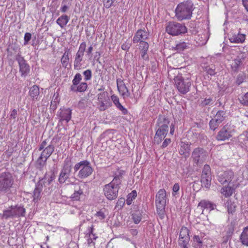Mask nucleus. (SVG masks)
I'll use <instances>...</instances> for the list:
<instances>
[{
    "instance_id": "nucleus-58",
    "label": "nucleus",
    "mask_w": 248,
    "mask_h": 248,
    "mask_svg": "<svg viewBox=\"0 0 248 248\" xmlns=\"http://www.w3.org/2000/svg\"><path fill=\"white\" fill-rule=\"evenodd\" d=\"M213 103V99L211 97L205 98L202 102V104L203 106L211 105Z\"/></svg>"
},
{
    "instance_id": "nucleus-6",
    "label": "nucleus",
    "mask_w": 248,
    "mask_h": 248,
    "mask_svg": "<svg viewBox=\"0 0 248 248\" xmlns=\"http://www.w3.org/2000/svg\"><path fill=\"white\" fill-rule=\"evenodd\" d=\"M166 31L169 34L176 36L186 33L187 28L183 24L170 21L167 24L166 27Z\"/></svg>"
},
{
    "instance_id": "nucleus-46",
    "label": "nucleus",
    "mask_w": 248,
    "mask_h": 248,
    "mask_svg": "<svg viewBox=\"0 0 248 248\" xmlns=\"http://www.w3.org/2000/svg\"><path fill=\"white\" fill-rule=\"evenodd\" d=\"M149 45L148 43L145 41L140 42L139 43V49L140 51H148Z\"/></svg>"
},
{
    "instance_id": "nucleus-55",
    "label": "nucleus",
    "mask_w": 248,
    "mask_h": 248,
    "mask_svg": "<svg viewBox=\"0 0 248 248\" xmlns=\"http://www.w3.org/2000/svg\"><path fill=\"white\" fill-rule=\"evenodd\" d=\"M180 189V186L178 183H175L172 187V195L175 196Z\"/></svg>"
},
{
    "instance_id": "nucleus-54",
    "label": "nucleus",
    "mask_w": 248,
    "mask_h": 248,
    "mask_svg": "<svg viewBox=\"0 0 248 248\" xmlns=\"http://www.w3.org/2000/svg\"><path fill=\"white\" fill-rule=\"evenodd\" d=\"M86 47V44L85 42H82L80 44L78 50V53L83 54L84 53V51L85 50Z\"/></svg>"
},
{
    "instance_id": "nucleus-37",
    "label": "nucleus",
    "mask_w": 248,
    "mask_h": 248,
    "mask_svg": "<svg viewBox=\"0 0 248 248\" xmlns=\"http://www.w3.org/2000/svg\"><path fill=\"white\" fill-rule=\"evenodd\" d=\"M86 236L87 237V242L88 247H91L92 248H95V242L94 241L98 237L96 236L95 234L92 235H87Z\"/></svg>"
},
{
    "instance_id": "nucleus-31",
    "label": "nucleus",
    "mask_w": 248,
    "mask_h": 248,
    "mask_svg": "<svg viewBox=\"0 0 248 248\" xmlns=\"http://www.w3.org/2000/svg\"><path fill=\"white\" fill-rule=\"evenodd\" d=\"M83 54L77 52L74 63V67L75 69L79 70L81 68L82 65L81 62L83 60Z\"/></svg>"
},
{
    "instance_id": "nucleus-28",
    "label": "nucleus",
    "mask_w": 248,
    "mask_h": 248,
    "mask_svg": "<svg viewBox=\"0 0 248 248\" xmlns=\"http://www.w3.org/2000/svg\"><path fill=\"white\" fill-rule=\"evenodd\" d=\"M204 233H201L200 235H194L193 237V245L195 248H202L203 245L202 239L204 237Z\"/></svg>"
},
{
    "instance_id": "nucleus-62",
    "label": "nucleus",
    "mask_w": 248,
    "mask_h": 248,
    "mask_svg": "<svg viewBox=\"0 0 248 248\" xmlns=\"http://www.w3.org/2000/svg\"><path fill=\"white\" fill-rule=\"evenodd\" d=\"M147 51H145V50L140 51L141 57L143 60H148L149 57H148V55L147 53Z\"/></svg>"
},
{
    "instance_id": "nucleus-27",
    "label": "nucleus",
    "mask_w": 248,
    "mask_h": 248,
    "mask_svg": "<svg viewBox=\"0 0 248 248\" xmlns=\"http://www.w3.org/2000/svg\"><path fill=\"white\" fill-rule=\"evenodd\" d=\"M241 29H239V31L237 34L233 35L229 39L230 41L232 43H243L246 40V35L242 34L240 32Z\"/></svg>"
},
{
    "instance_id": "nucleus-12",
    "label": "nucleus",
    "mask_w": 248,
    "mask_h": 248,
    "mask_svg": "<svg viewBox=\"0 0 248 248\" xmlns=\"http://www.w3.org/2000/svg\"><path fill=\"white\" fill-rule=\"evenodd\" d=\"M25 209L21 206H11L3 212V217H20L25 216Z\"/></svg>"
},
{
    "instance_id": "nucleus-23",
    "label": "nucleus",
    "mask_w": 248,
    "mask_h": 248,
    "mask_svg": "<svg viewBox=\"0 0 248 248\" xmlns=\"http://www.w3.org/2000/svg\"><path fill=\"white\" fill-rule=\"evenodd\" d=\"M125 220L123 218H108L107 221L108 225L111 228H118L125 225Z\"/></svg>"
},
{
    "instance_id": "nucleus-8",
    "label": "nucleus",
    "mask_w": 248,
    "mask_h": 248,
    "mask_svg": "<svg viewBox=\"0 0 248 248\" xmlns=\"http://www.w3.org/2000/svg\"><path fill=\"white\" fill-rule=\"evenodd\" d=\"M14 178L9 172H4L0 175V192L6 193L10 190L14 184Z\"/></svg>"
},
{
    "instance_id": "nucleus-24",
    "label": "nucleus",
    "mask_w": 248,
    "mask_h": 248,
    "mask_svg": "<svg viewBox=\"0 0 248 248\" xmlns=\"http://www.w3.org/2000/svg\"><path fill=\"white\" fill-rule=\"evenodd\" d=\"M169 120L165 116H160L157 121L156 125L158 128L166 129L169 131Z\"/></svg>"
},
{
    "instance_id": "nucleus-60",
    "label": "nucleus",
    "mask_w": 248,
    "mask_h": 248,
    "mask_svg": "<svg viewBox=\"0 0 248 248\" xmlns=\"http://www.w3.org/2000/svg\"><path fill=\"white\" fill-rule=\"evenodd\" d=\"M111 99L116 107L118 106L119 104H121L119 102V99L117 96L112 95L111 96Z\"/></svg>"
},
{
    "instance_id": "nucleus-39",
    "label": "nucleus",
    "mask_w": 248,
    "mask_h": 248,
    "mask_svg": "<svg viewBox=\"0 0 248 248\" xmlns=\"http://www.w3.org/2000/svg\"><path fill=\"white\" fill-rule=\"evenodd\" d=\"M189 47V44L185 42H182L177 44L174 47L178 52H181Z\"/></svg>"
},
{
    "instance_id": "nucleus-9",
    "label": "nucleus",
    "mask_w": 248,
    "mask_h": 248,
    "mask_svg": "<svg viewBox=\"0 0 248 248\" xmlns=\"http://www.w3.org/2000/svg\"><path fill=\"white\" fill-rule=\"evenodd\" d=\"M82 76L80 73H77L72 81V84L70 87V91L74 93L84 92L87 89L88 85L86 82H80Z\"/></svg>"
},
{
    "instance_id": "nucleus-35",
    "label": "nucleus",
    "mask_w": 248,
    "mask_h": 248,
    "mask_svg": "<svg viewBox=\"0 0 248 248\" xmlns=\"http://www.w3.org/2000/svg\"><path fill=\"white\" fill-rule=\"evenodd\" d=\"M211 175H202L201 183L202 186H203L206 188H209L211 186Z\"/></svg>"
},
{
    "instance_id": "nucleus-49",
    "label": "nucleus",
    "mask_w": 248,
    "mask_h": 248,
    "mask_svg": "<svg viewBox=\"0 0 248 248\" xmlns=\"http://www.w3.org/2000/svg\"><path fill=\"white\" fill-rule=\"evenodd\" d=\"M84 76V80L86 81L89 80L92 78V71L90 69L84 71L83 73Z\"/></svg>"
},
{
    "instance_id": "nucleus-45",
    "label": "nucleus",
    "mask_w": 248,
    "mask_h": 248,
    "mask_svg": "<svg viewBox=\"0 0 248 248\" xmlns=\"http://www.w3.org/2000/svg\"><path fill=\"white\" fill-rule=\"evenodd\" d=\"M239 100L241 104L248 106V93L240 97Z\"/></svg>"
},
{
    "instance_id": "nucleus-40",
    "label": "nucleus",
    "mask_w": 248,
    "mask_h": 248,
    "mask_svg": "<svg viewBox=\"0 0 248 248\" xmlns=\"http://www.w3.org/2000/svg\"><path fill=\"white\" fill-rule=\"evenodd\" d=\"M190 151V145L185 143H182L180 149V153L181 155H186Z\"/></svg>"
},
{
    "instance_id": "nucleus-64",
    "label": "nucleus",
    "mask_w": 248,
    "mask_h": 248,
    "mask_svg": "<svg viewBox=\"0 0 248 248\" xmlns=\"http://www.w3.org/2000/svg\"><path fill=\"white\" fill-rule=\"evenodd\" d=\"M232 235V234L226 233V235L223 237L222 243H227L228 240L231 238Z\"/></svg>"
},
{
    "instance_id": "nucleus-29",
    "label": "nucleus",
    "mask_w": 248,
    "mask_h": 248,
    "mask_svg": "<svg viewBox=\"0 0 248 248\" xmlns=\"http://www.w3.org/2000/svg\"><path fill=\"white\" fill-rule=\"evenodd\" d=\"M29 95L33 100H38V96L40 94L39 87L33 85L30 88Z\"/></svg>"
},
{
    "instance_id": "nucleus-52",
    "label": "nucleus",
    "mask_w": 248,
    "mask_h": 248,
    "mask_svg": "<svg viewBox=\"0 0 248 248\" xmlns=\"http://www.w3.org/2000/svg\"><path fill=\"white\" fill-rule=\"evenodd\" d=\"M115 0H103L104 6L106 8H110L112 5Z\"/></svg>"
},
{
    "instance_id": "nucleus-13",
    "label": "nucleus",
    "mask_w": 248,
    "mask_h": 248,
    "mask_svg": "<svg viewBox=\"0 0 248 248\" xmlns=\"http://www.w3.org/2000/svg\"><path fill=\"white\" fill-rule=\"evenodd\" d=\"M207 156V152L201 148H195L191 155L193 161L197 165L202 164L205 160Z\"/></svg>"
},
{
    "instance_id": "nucleus-3",
    "label": "nucleus",
    "mask_w": 248,
    "mask_h": 248,
    "mask_svg": "<svg viewBox=\"0 0 248 248\" xmlns=\"http://www.w3.org/2000/svg\"><path fill=\"white\" fill-rule=\"evenodd\" d=\"M55 178L53 173H46L44 178L39 180L36 185V187L33 192V201L37 202L41 198V192L43 187L49 186Z\"/></svg>"
},
{
    "instance_id": "nucleus-53",
    "label": "nucleus",
    "mask_w": 248,
    "mask_h": 248,
    "mask_svg": "<svg viewBox=\"0 0 248 248\" xmlns=\"http://www.w3.org/2000/svg\"><path fill=\"white\" fill-rule=\"evenodd\" d=\"M189 242V240H188L187 239H186V240H180L178 241V244L182 248H187V246Z\"/></svg>"
},
{
    "instance_id": "nucleus-43",
    "label": "nucleus",
    "mask_w": 248,
    "mask_h": 248,
    "mask_svg": "<svg viewBox=\"0 0 248 248\" xmlns=\"http://www.w3.org/2000/svg\"><path fill=\"white\" fill-rule=\"evenodd\" d=\"M220 124L215 118L212 119L209 122L210 128L213 130H215Z\"/></svg>"
},
{
    "instance_id": "nucleus-15",
    "label": "nucleus",
    "mask_w": 248,
    "mask_h": 248,
    "mask_svg": "<svg viewBox=\"0 0 248 248\" xmlns=\"http://www.w3.org/2000/svg\"><path fill=\"white\" fill-rule=\"evenodd\" d=\"M103 191L105 196L109 200L115 199L118 195L119 189L110 184L104 186Z\"/></svg>"
},
{
    "instance_id": "nucleus-26",
    "label": "nucleus",
    "mask_w": 248,
    "mask_h": 248,
    "mask_svg": "<svg viewBox=\"0 0 248 248\" xmlns=\"http://www.w3.org/2000/svg\"><path fill=\"white\" fill-rule=\"evenodd\" d=\"M238 183L232 184V186H227L223 187L221 189V193L225 197H229L233 193L234 189L238 187Z\"/></svg>"
},
{
    "instance_id": "nucleus-47",
    "label": "nucleus",
    "mask_w": 248,
    "mask_h": 248,
    "mask_svg": "<svg viewBox=\"0 0 248 248\" xmlns=\"http://www.w3.org/2000/svg\"><path fill=\"white\" fill-rule=\"evenodd\" d=\"M211 175V169L208 165H205L203 168L202 175Z\"/></svg>"
},
{
    "instance_id": "nucleus-21",
    "label": "nucleus",
    "mask_w": 248,
    "mask_h": 248,
    "mask_svg": "<svg viewBox=\"0 0 248 248\" xmlns=\"http://www.w3.org/2000/svg\"><path fill=\"white\" fill-rule=\"evenodd\" d=\"M116 83L118 90L123 97L125 98L129 97L130 95V93L123 80L121 78H118L116 80Z\"/></svg>"
},
{
    "instance_id": "nucleus-33",
    "label": "nucleus",
    "mask_w": 248,
    "mask_h": 248,
    "mask_svg": "<svg viewBox=\"0 0 248 248\" xmlns=\"http://www.w3.org/2000/svg\"><path fill=\"white\" fill-rule=\"evenodd\" d=\"M237 221L236 219L232 220L228 225L227 227L226 233L233 234L234 228L237 225Z\"/></svg>"
},
{
    "instance_id": "nucleus-17",
    "label": "nucleus",
    "mask_w": 248,
    "mask_h": 248,
    "mask_svg": "<svg viewBox=\"0 0 248 248\" xmlns=\"http://www.w3.org/2000/svg\"><path fill=\"white\" fill-rule=\"evenodd\" d=\"M16 60L18 62L19 66V72L21 74V76H27L30 71V66L28 63L24 58L19 54L16 55Z\"/></svg>"
},
{
    "instance_id": "nucleus-10",
    "label": "nucleus",
    "mask_w": 248,
    "mask_h": 248,
    "mask_svg": "<svg viewBox=\"0 0 248 248\" xmlns=\"http://www.w3.org/2000/svg\"><path fill=\"white\" fill-rule=\"evenodd\" d=\"M72 162L70 158H66L63 162V166L59 176L58 181L63 184L69 177L71 172Z\"/></svg>"
},
{
    "instance_id": "nucleus-48",
    "label": "nucleus",
    "mask_w": 248,
    "mask_h": 248,
    "mask_svg": "<svg viewBox=\"0 0 248 248\" xmlns=\"http://www.w3.org/2000/svg\"><path fill=\"white\" fill-rule=\"evenodd\" d=\"M204 69L206 73L210 76H214L216 73L215 72V69L213 67H211L210 66H206Z\"/></svg>"
},
{
    "instance_id": "nucleus-63",
    "label": "nucleus",
    "mask_w": 248,
    "mask_h": 248,
    "mask_svg": "<svg viewBox=\"0 0 248 248\" xmlns=\"http://www.w3.org/2000/svg\"><path fill=\"white\" fill-rule=\"evenodd\" d=\"M117 107L119 110H120L122 112L123 114H126L127 113V110L121 104H119V105L117 106Z\"/></svg>"
},
{
    "instance_id": "nucleus-1",
    "label": "nucleus",
    "mask_w": 248,
    "mask_h": 248,
    "mask_svg": "<svg viewBox=\"0 0 248 248\" xmlns=\"http://www.w3.org/2000/svg\"><path fill=\"white\" fill-rule=\"evenodd\" d=\"M48 140L46 139L39 146V151H42L35 162V166L40 170H42L46 166L47 160L54 151V145L52 142L48 144Z\"/></svg>"
},
{
    "instance_id": "nucleus-36",
    "label": "nucleus",
    "mask_w": 248,
    "mask_h": 248,
    "mask_svg": "<svg viewBox=\"0 0 248 248\" xmlns=\"http://www.w3.org/2000/svg\"><path fill=\"white\" fill-rule=\"evenodd\" d=\"M19 48L17 46L15 45H12L9 46L7 48V56L8 57H12L16 53L18 52Z\"/></svg>"
},
{
    "instance_id": "nucleus-22",
    "label": "nucleus",
    "mask_w": 248,
    "mask_h": 248,
    "mask_svg": "<svg viewBox=\"0 0 248 248\" xmlns=\"http://www.w3.org/2000/svg\"><path fill=\"white\" fill-rule=\"evenodd\" d=\"M168 130L157 128L154 137V141L155 143L160 144L163 140L165 139L168 133Z\"/></svg>"
},
{
    "instance_id": "nucleus-51",
    "label": "nucleus",
    "mask_w": 248,
    "mask_h": 248,
    "mask_svg": "<svg viewBox=\"0 0 248 248\" xmlns=\"http://www.w3.org/2000/svg\"><path fill=\"white\" fill-rule=\"evenodd\" d=\"M71 4L62 3V6L60 8V11L62 13H65L67 12L71 6Z\"/></svg>"
},
{
    "instance_id": "nucleus-56",
    "label": "nucleus",
    "mask_w": 248,
    "mask_h": 248,
    "mask_svg": "<svg viewBox=\"0 0 248 248\" xmlns=\"http://www.w3.org/2000/svg\"><path fill=\"white\" fill-rule=\"evenodd\" d=\"M31 34L29 32H26L24 35V45H27L31 39Z\"/></svg>"
},
{
    "instance_id": "nucleus-42",
    "label": "nucleus",
    "mask_w": 248,
    "mask_h": 248,
    "mask_svg": "<svg viewBox=\"0 0 248 248\" xmlns=\"http://www.w3.org/2000/svg\"><path fill=\"white\" fill-rule=\"evenodd\" d=\"M83 194L82 190L79 188L78 190H75L74 193L71 195V198L74 201H78L80 199L81 195Z\"/></svg>"
},
{
    "instance_id": "nucleus-20",
    "label": "nucleus",
    "mask_w": 248,
    "mask_h": 248,
    "mask_svg": "<svg viewBox=\"0 0 248 248\" xmlns=\"http://www.w3.org/2000/svg\"><path fill=\"white\" fill-rule=\"evenodd\" d=\"M247 54L245 52H241L236 58L234 59L231 64L232 70L234 72H237L242 63L243 61L247 56Z\"/></svg>"
},
{
    "instance_id": "nucleus-44",
    "label": "nucleus",
    "mask_w": 248,
    "mask_h": 248,
    "mask_svg": "<svg viewBox=\"0 0 248 248\" xmlns=\"http://www.w3.org/2000/svg\"><path fill=\"white\" fill-rule=\"evenodd\" d=\"M179 237H190L189 230L186 227H182L180 230Z\"/></svg>"
},
{
    "instance_id": "nucleus-18",
    "label": "nucleus",
    "mask_w": 248,
    "mask_h": 248,
    "mask_svg": "<svg viewBox=\"0 0 248 248\" xmlns=\"http://www.w3.org/2000/svg\"><path fill=\"white\" fill-rule=\"evenodd\" d=\"M57 115L59 117L60 122H65L67 123L71 119L72 109L66 108H61L58 111Z\"/></svg>"
},
{
    "instance_id": "nucleus-34",
    "label": "nucleus",
    "mask_w": 248,
    "mask_h": 248,
    "mask_svg": "<svg viewBox=\"0 0 248 248\" xmlns=\"http://www.w3.org/2000/svg\"><path fill=\"white\" fill-rule=\"evenodd\" d=\"M98 108L100 111H104L111 106L108 98L104 100H101L98 102Z\"/></svg>"
},
{
    "instance_id": "nucleus-57",
    "label": "nucleus",
    "mask_w": 248,
    "mask_h": 248,
    "mask_svg": "<svg viewBox=\"0 0 248 248\" xmlns=\"http://www.w3.org/2000/svg\"><path fill=\"white\" fill-rule=\"evenodd\" d=\"M131 46L130 43L125 42L123 43L121 46V48L125 51H128Z\"/></svg>"
},
{
    "instance_id": "nucleus-32",
    "label": "nucleus",
    "mask_w": 248,
    "mask_h": 248,
    "mask_svg": "<svg viewBox=\"0 0 248 248\" xmlns=\"http://www.w3.org/2000/svg\"><path fill=\"white\" fill-rule=\"evenodd\" d=\"M69 18L66 15H63L59 17L56 20V23L61 28H63L68 23Z\"/></svg>"
},
{
    "instance_id": "nucleus-19",
    "label": "nucleus",
    "mask_w": 248,
    "mask_h": 248,
    "mask_svg": "<svg viewBox=\"0 0 248 248\" xmlns=\"http://www.w3.org/2000/svg\"><path fill=\"white\" fill-rule=\"evenodd\" d=\"M149 33L145 30H138L135 33L132 41L134 44L144 42V40L148 39Z\"/></svg>"
},
{
    "instance_id": "nucleus-30",
    "label": "nucleus",
    "mask_w": 248,
    "mask_h": 248,
    "mask_svg": "<svg viewBox=\"0 0 248 248\" xmlns=\"http://www.w3.org/2000/svg\"><path fill=\"white\" fill-rule=\"evenodd\" d=\"M241 243L246 246H248V226L245 227L239 238Z\"/></svg>"
},
{
    "instance_id": "nucleus-25",
    "label": "nucleus",
    "mask_w": 248,
    "mask_h": 248,
    "mask_svg": "<svg viewBox=\"0 0 248 248\" xmlns=\"http://www.w3.org/2000/svg\"><path fill=\"white\" fill-rule=\"evenodd\" d=\"M124 173V171L118 170L117 173H115V176L113 179L109 184L112 185L114 187H117L118 189L120 187L121 185L122 175Z\"/></svg>"
},
{
    "instance_id": "nucleus-38",
    "label": "nucleus",
    "mask_w": 248,
    "mask_h": 248,
    "mask_svg": "<svg viewBox=\"0 0 248 248\" xmlns=\"http://www.w3.org/2000/svg\"><path fill=\"white\" fill-rule=\"evenodd\" d=\"M226 113L223 110H219L217 112L215 118L220 123H221L226 117Z\"/></svg>"
},
{
    "instance_id": "nucleus-41",
    "label": "nucleus",
    "mask_w": 248,
    "mask_h": 248,
    "mask_svg": "<svg viewBox=\"0 0 248 248\" xmlns=\"http://www.w3.org/2000/svg\"><path fill=\"white\" fill-rule=\"evenodd\" d=\"M69 53L68 50H66L64 53L63 55H62V58H61V62L64 67H66L68 65V62H69Z\"/></svg>"
},
{
    "instance_id": "nucleus-50",
    "label": "nucleus",
    "mask_w": 248,
    "mask_h": 248,
    "mask_svg": "<svg viewBox=\"0 0 248 248\" xmlns=\"http://www.w3.org/2000/svg\"><path fill=\"white\" fill-rule=\"evenodd\" d=\"M246 79V76L244 74H239L236 79V83L238 85L241 84Z\"/></svg>"
},
{
    "instance_id": "nucleus-7",
    "label": "nucleus",
    "mask_w": 248,
    "mask_h": 248,
    "mask_svg": "<svg viewBox=\"0 0 248 248\" xmlns=\"http://www.w3.org/2000/svg\"><path fill=\"white\" fill-rule=\"evenodd\" d=\"M174 80L176 87L180 93L185 94L189 91L191 85L189 79L184 78L179 75L175 77Z\"/></svg>"
},
{
    "instance_id": "nucleus-59",
    "label": "nucleus",
    "mask_w": 248,
    "mask_h": 248,
    "mask_svg": "<svg viewBox=\"0 0 248 248\" xmlns=\"http://www.w3.org/2000/svg\"><path fill=\"white\" fill-rule=\"evenodd\" d=\"M171 142V140L170 138H167L164 140L161 146L162 148H165L167 147Z\"/></svg>"
},
{
    "instance_id": "nucleus-4",
    "label": "nucleus",
    "mask_w": 248,
    "mask_h": 248,
    "mask_svg": "<svg viewBox=\"0 0 248 248\" xmlns=\"http://www.w3.org/2000/svg\"><path fill=\"white\" fill-rule=\"evenodd\" d=\"M79 170L78 176L80 179H85L90 176L93 172L91 163L88 160L81 161L75 164L74 170L76 172Z\"/></svg>"
},
{
    "instance_id": "nucleus-16",
    "label": "nucleus",
    "mask_w": 248,
    "mask_h": 248,
    "mask_svg": "<svg viewBox=\"0 0 248 248\" xmlns=\"http://www.w3.org/2000/svg\"><path fill=\"white\" fill-rule=\"evenodd\" d=\"M215 206V204L205 200L201 201L199 204V207H200L202 210V214L206 217L208 216V213H210V215H212V212L217 211V210H215L214 208Z\"/></svg>"
},
{
    "instance_id": "nucleus-14",
    "label": "nucleus",
    "mask_w": 248,
    "mask_h": 248,
    "mask_svg": "<svg viewBox=\"0 0 248 248\" xmlns=\"http://www.w3.org/2000/svg\"><path fill=\"white\" fill-rule=\"evenodd\" d=\"M234 177V173L232 170H228L219 174L218 181L222 185H232L234 181L232 182Z\"/></svg>"
},
{
    "instance_id": "nucleus-2",
    "label": "nucleus",
    "mask_w": 248,
    "mask_h": 248,
    "mask_svg": "<svg viewBox=\"0 0 248 248\" xmlns=\"http://www.w3.org/2000/svg\"><path fill=\"white\" fill-rule=\"evenodd\" d=\"M194 9L192 1L187 0L179 3L175 10V16L179 21L191 18Z\"/></svg>"
},
{
    "instance_id": "nucleus-61",
    "label": "nucleus",
    "mask_w": 248,
    "mask_h": 248,
    "mask_svg": "<svg viewBox=\"0 0 248 248\" xmlns=\"http://www.w3.org/2000/svg\"><path fill=\"white\" fill-rule=\"evenodd\" d=\"M105 209H101L99 211L96 212L95 216H97L98 217H105V216H106L105 214Z\"/></svg>"
},
{
    "instance_id": "nucleus-11",
    "label": "nucleus",
    "mask_w": 248,
    "mask_h": 248,
    "mask_svg": "<svg viewBox=\"0 0 248 248\" xmlns=\"http://www.w3.org/2000/svg\"><path fill=\"white\" fill-rule=\"evenodd\" d=\"M234 132L235 129L233 126L227 124L219 131L216 139L220 141L228 140L232 137Z\"/></svg>"
},
{
    "instance_id": "nucleus-5",
    "label": "nucleus",
    "mask_w": 248,
    "mask_h": 248,
    "mask_svg": "<svg viewBox=\"0 0 248 248\" xmlns=\"http://www.w3.org/2000/svg\"><path fill=\"white\" fill-rule=\"evenodd\" d=\"M166 192L164 189H160L155 196V206L156 212L161 217L165 215V208L166 204Z\"/></svg>"
}]
</instances>
